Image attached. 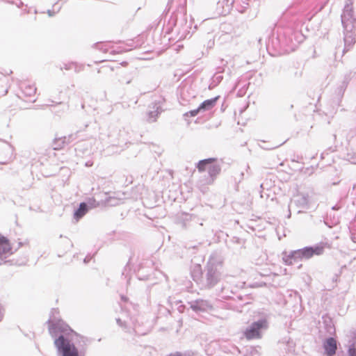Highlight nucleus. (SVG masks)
Masks as SVG:
<instances>
[{
    "instance_id": "9b49d317",
    "label": "nucleus",
    "mask_w": 356,
    "mask_h": 356,
    "mask_svg": "<svg viewBox=\"0 0 356 356\" xmlns=\"http://www.w3.org/2000/svg\"><path fill=\"white\" fill-rule=\"evenodd\" d=\"M312 250H313V256L314 254L320 255V254H323V252L324 251V248L322 246H317L315 248H312Z\"/></svg>"
},
{
    "instance_id": "ddd939ff",
    "label": "nucleus",
    "mask_w": 356,
    "mask_h": 356,
    "mask_svg": "<svg viewBox=\"0 0 356 356\" xmlns=\"http://www.w3.org/2000/svg\"><path fill=\"white\" fill-rule=\"evenodd\" d=\"M351 356H355L354 353L351 354Z\"/></svg>"
},
{
    "instance_id": "f03ea898",
    "label": "nucleus",
    "mask_w": 356,
    "mask_h": 356,
    "mask_svg": "<svg viewBox=\"0 0 356 356\" xmlns=\"http://www.w3.org/2000/svg\"><path fill=\"white\" fill-rule=\"evenodd\" d=\"M267 327L268 322L266 319H261L257 322H254L245 330L244 336L248 340L259 339L261 337L260 330L266 329Z\"/></svg>"
},
{
    "instance_id": "6e6552de",
    "label": "nucleus",
    "mask_w": 356,
    "mask_h": 356,
    "mask_svg": "<svg viewBox=\"0 0 356 356\" xmlns=\"http://www.w3.org/2000/svg\"><path fill=\"white\" fill-rule=\"evenodd\" d=\"M294 254L300 259H309L313 257L312 248H305L295 251Z\"/></svg>"
},
{
    "instance_id": "20e7f679",
    "label": "nucleus",
    "mask_w": 356,
    "mask_h": 356,
    "mask_svg": "<svg viewBox=\"0 0 356 356\" xmlns=\"http://www.w3.org/2000/svg\"><path fill=\"white\" fill-rule=\"evenodd\" d=\"M49 332L51 335H55L57 332H62L66 335L71 334H77L67 324L62 320H58L56 323H51L49 326Z\"/></svg>"
},
{
    "instance_id": "f257e3e1",
    "label": "nucleus",
    "mask_w": 356,
    "mask_h": 356,
    "mask_svg": "<svg viewBox=\"0 0 356 356\" xmlns=\"http://www.w3.org/2000/svg\"><path fill=\"white\" fill-rule=\"evenodd\" d=\"M54 344L63 356H79V351L75 346L65 340L63 336L56 339Z\"/></svg>"
},
{
    "instance_id": "423d86ee",
    "label": "nucleus",
    "mask_w": 356,
    "mask_h": 356,
    "mask_svg": "<svg viewBox=\"0 0 356 356\" xmlns=\"http://www.w3.org/2000/svg\"><path fill=\"white\" fill-rule=\"evenodd\" d=\"M324 349L328 356H332L336 353L337 349V341L332 338H328L324 343Z\"/></svg>"
},
{
    "instance_id": "f8f14e48",
    "label": "nucleus",
    "mask_w": 356,
    "mask_h": 356,
    "mask_svg": "<svg viewBox=\"0 0 356 356\" xmlns=\"http://www.w3.org/2000/svg\"><path fill=\"white\" fill-rule=\"evenodd\" d=\"M201 111H202V109H200V106H199L197 109L191 111L189 112V114L191 116L194 117V116L197 115L198 114V113Z\"/></svg>"
},
{
    "instance_id": "1a4fd4ad",
    "label": "nucleus",
    "mask_w": 356,
    "mask_h": 356,
    "mask_svg": "<svg viewBox=\"0 0 356 356\" xmlns=\"http://www.w3.org/2000/svg\"><path fill=\"white\" fill-rule=\"evenodd\" d=\"M219 99V96H217L213 99H207L204 101L200 105V109H202V111L205 110H210L212 108H213L216 104V102Z\"/></svg>"
},
{
    "instance_id": "0eeeda50",
    "label": "nucleus",
    "mask_w": 356,
    "mask_h": 356,
    "mask_svg": "<svg viewBox=\"0 0 356 356\" xmlns=\"http://www.w3.org/2000/svg\"><path fill=\"white\" fill-rule=\"evenodd\" d=\"M22 88L24 97L31 98L35 97L36 93V88L33 85L24 83L22 86Z\"/></svg>"
},
{
    "instance_id": "9d476101",
    "label": "nucleus",
    "mask_w": 356,
    "mask_h": 356,
    "mask_svg": "<svg viewBox=\"0 0 356 356\" xmlns=\"http://www.w3.org/2000/svg\"><path fill=\"white\" fill-rule=\"evenodd\" d=\"M87 204L82 202L80 204L79 209L74 212V217L76 220H79L87 213Z\"/></svg>"
},
{
    "instance_id": "7ed1b4c3",
    "label": "nucleus",
    "mask_w": 356,
    "mask_h": 356,
    "mask_svg": "<svg viewBox=\"0 0 356 356\" xmlns=\"http://www.w3.org/2000/svg\"><path fill=\"white\" fill-rule=\"evenodd\" d=\"M216 161L215 158H209L201 160L197 165V168L199 172H204L208 170L209 174L212 177H216L220 172V167L219 165L213 164Z\"/></svg>"
},
{
    "instance_id": "39448f33",
    "label": "nucleus",
    "mask_w": 356,
    "mask_h": 356,
    "mask_svg": "<svg viewBox=\"0 0 356 356\" xmlns=\"http://www.w3.org/2000/svg\"><path fill=\"white\" fill-rule=\"evenodd\" d=\"M12 253V245L9 239L0 234V259L6 258Z\"/></svg>"
}]
</instances>
